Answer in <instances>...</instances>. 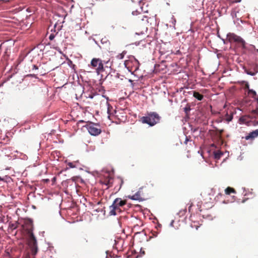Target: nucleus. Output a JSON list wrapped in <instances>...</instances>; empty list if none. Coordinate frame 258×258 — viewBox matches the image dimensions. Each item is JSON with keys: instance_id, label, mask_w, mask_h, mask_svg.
I'll list each match as a JSON object with an SVG mask.
<instances>
[{"instance_id": "17", "label": "nucleus", "mask_w": 258, "mask_h": 258, "mask_svg": "<svg viewBox=\"0 0 258 258\" xmlns=\"http://www.w3.org/2000/svg\"><path fill=\"white\" fill-rule=\"evenodd\" d=\"M256 72H251V71H247V74H249L251 76H254L256 74Z\"/></svg>"}, {"instance_id": "24", "label": "nucleus", "mask_w": 258, "mask_h": 258, "mask_svg": "<svg viewBox=\"0 0 258 258\" xmlns=\"http://www.w3.org/2000/svg\"><path fill=\"white\" fill-rule=\"evenodd\" d=\"M83 240L85 242L87 243L88 242V240L86 239V238H84Z\"/></svg>"}, {"instance_id": "23", "label": "nucleus", "mask_w": 258, "mask_h": 258, "mask_svg": "<svg viewBox=\"0 0 258 258\" xmlns=\"http://www.w3.org/2000/svg\"><path fill=\"white\" fill-rule=\"evenodd\" d=\"M89 98H93V96L92 95V94H89Z\"/></svg>"}, {"instance_id": "1", "label": "nucleus", "mask_w": 258, "mask_h": 258, "mask_svg": "<svg viewBox=\"0 0 258 258\" xmlns=\"http://www.w3.org/2000/svg\"><path fill=\"white\" fill-rule=\"evenodd\" d=\"M26 229L28 235V245L31 248L33 254L35 255L37 252V240L33 233V224L31 221H29Z\"/></svg>"}, {"instance_id": "25", "label": "nucleus", "mask_w": 258, "mask_h": 258, "mask_svg": "<svg viewBox=\"0 0 258 258\" xmlns=\"http://www.w3.org/2000/svg\"><path fill=\"white\" fill-rule=\"evenodd\" d=\"M220 134H221L223 132V130H221L219 131Z\"/></svg>"}, {"instance_id": "2", "label": "nucleus", "mask_w": 258, "mask_h": 258, "mask_svg": "<svg viewBox=\"0 0 258 258\" xmlns=\"http://www.w3.org/2000/svg\"><path fill=\"white\" fill-rule=\"evenodd\" d=\"M104 64H106V67H108L109 64L110 65L109 67H111V63L109 60H102L99 58H93L90 63V66L95 69L97 74H99L105 71L104 68Z\"/></svg>"}, {"instance_id": "21", "label": "nucleus", "mask_w": 258, "mask_h": 258, "mask_svg": "<svg viewBox=\"0 0 258 258\" xmlns=\"http://www.w3.org/2000/svg\"><path fill=\"white\" fill-rule=\"evenodd\" d=\"M245 88H247V89H249V85L248 84H246Z\"/></svg>"}, {"instance_id": "6", "label": "nucleus", "mask_w": 258, "mask_h": 258, "mask_svg": "<svg viewBox=\"0 0 258 258\" xmlns=\"http://www.w3.org/2000/svg\"><path fill=\"white\" fill-rule=\"evenodd\" d=\"M227 38L229 42H234L239 43L241 45L242 47L244 48L245 45V41L240 36L235 34L234 33H229L227 35Z\"/></svg>"}, {"instance_id": "8", "label": "nucleus", "mask_w": 258, "mask_h": 258, "mask_svg": "<svg viewBox=\"0 0 258 258\" xmlns=\"http://www.w3.org/2000/svg\"><path fill=\"white\" fill-rule=\"evenodd\" d=\"M114 182L118 185H118H116L114 187V189L116 190V192H117L120 189L121 186L123 184V180L121 177H117L115 179Z\"/></svg>"}, {"instance_id": "13", "label": "nucleus", "mask_w": 258, "mask_h": 258, "mask_svg": "<svg viewBox=\"0 0 258 258\" xmlns=\"http://www.w3.org/2000/svg\"><path fill=\"white\" fill-rule=\"evenodd\" d=\"M125 54H126V51H123L122 53H119V54H118L117 55L116 57H117V58L119 59H123L124 56V55Z\"/></svg>"}, {"instance_id": "20", "label": "nucleus", "mask_w": 258, "mask_h": 258, "mask_svg": "<svg viewBox=\"0 0 258 258\" xmlns=\"http://www.w3.org/2000/svg\"><path fill=\"white\" fill-rule=\"evenodd\" d=\"M190 108L185 107L184 108V110L186 112H187L188 111H189Z\"/></svg>"}, {"instance_id": "3", "label": "nucleus", "mask_w": 258, "mask_h": 258, "mask_svg": "<svg viewBox=\"0 0 258 258\" xmlns=\"http://www.w3.org/2000/svg\"><path fill=\"white\" fill-rule=\"evenodd\" d=\"M161 117L156 112H148L146 116L142 117L143 123L149 124L150 126H154L160 122Z\"/></svg>"}, {"instance_id": "10", "label": "nucleus", "mask_w": 258, "mask_h": 258, "mask_svg": "<svg viewBox=\"0 0 258 258\" xmlns=\"http://www.w3.org/2000/svg\"><path fill=\"white\" fill-rule=\"evenodd\" d=\"M113 180V179L111 177L107 176L101 180V182L102 184L106 185L109 187L112 186Z\"/></svg>"}, {"instance_id": "19", "label": "nucleus", "mask_w": 258, "mask_h": 258, "mask_svg": "<svg viewBox=\"0 0 258 258\" xmlns=\"http://www.w3.org/2000/svg\"><path fill=\"white\" fill-rule=\"evenodd\" d=\"M38 69V67L35 64L32 65V70H37Z\"/></svg>"}, {"instance_id": "15", "label": "nucleus", "mask_w": 258, "mask_h": 258, "mask_svg": "<svg viewBox=\"0 0 258 258\" xmlns=\"http://www.w3.org/2000/svg\"><path fill=\"white\" fill-rule=\"evenodd\" d=\"M248 94H252L253 96H254L256 95L255 91H253V90H251V89H248Z\"/></svg>"}, {"instance_id": "27", "label": "nucleus", "mask_w": 258, "mask_h": 258, "mask_svg": "<svg viewBox=\"0 0 258 258\" xmlns=\"http://www.w3.org/2000/svg\"><path fill=\"white\" fill-rule=\"evenodd\" d=\"M3 179L0 177V180H2Z\"/></svg>"}, {"instance_id": "4", "label": "nucleus", "mask_w": 258, "mask_h": 258, "mask_svg": "<svg viewBox=\"0 0 258 258\" xmlns=\"http://www.w3.org/2000/svg\"><path fill=\"white\" fill-rule=\"evenodd\" d=\"M126 204V200H122L121 198H116L114 200L112 205L109 206V214L110 216H115L117 213H120V207Z\"/></svg>"}, {"instance_id": "11", "label": "nucleus", "mask_w": 258, "mask_h": 258, "mask_svg": "<svg viewBox=\"0 0 258 258\" xmlns=\"http://www.w3.org/2000/svg\"><path fill=\"white\" fill-rule=\"evenodd\" d=\"M193 96L199 101H201L204 98V96L197 91H193Z\"/></svg>"}, {"instance_id": "7", "label": "nucleus", "mask_w": 258, "mask_h": 258, "mask_svg": "<svg viewBox=\"0 0 258 258\" xmlns=\"http://www.w3.org/2000/svg\"><path fill=\"white\" fill-rule=\"evenodd\" d=\"M143 188H140V189L134 195L132 196H128V198L133 200H138L142 201L144 200V197L141 194Z\"/></svg>"}, {"instance_id": "5", "label": "nucleus", "mask_w": 258, "mask_h": 258, "mask_svg": "<svg viewBox=\"0 0 258 258\" xmlns=\"http://www.w3.org/2000/svg\"><path fill=\"white\" fill-rule=\"evenodd\" d=\"M85 127L92 136H96L101 133L100 126L98 124L90 122L86 124Z\"/></svg>"}, {"instance_id": "22", "label": "nucleus", "mask_w": 258, "mask_h": 258, "mask_svg": "<svg viewBox=\"0 0 258 258\" xmlns=\"http://www.w3.org/2000/svg\"><path fill=\"white\" fill-rule=\"evenodd\" d=\"M127 62H128V60H125V61H124V65H125V67H126V65H127Z\"/></svg>"}, {"instance_id": "18", "label": "nucleus", "mask_w": 258, "mask_h": 258, "mask_svg": "<svg viewBox=\"0 0 258 258\" xmlns=\"http://www.w3.org/2000/svg\"><path fill=\"white\" fill-rule=\"evenodd\" d=\"M55 37V35L54 34H51L49 36V39L50 40H53Z\"/></svg>"}, {"instance_id": "9", "label": "nucleus", "mask_w": 258, "mask_h": 258, "mask_svg": "<svg viewBox=\"0 0 258 258\" xmlns=\"http://www.w3.org/2000/svg\"><path fill=\"white\" fill-rule=\"evenodd\" d=\"M258 137V129L250 132L244 137L246 140H253Z\"/></svg>"}, {"instance_id": "26", "label": "nucleus", "mask_w": 258, "mask_h": 258, "mask_svg": "<svg viewBox=\"0 0 258 258\" xmlns=\"http://www.w3.org/2000/svg\"><path fill=\"white\" fill-rule=\"evenodd\" d=\"M190 207H191V206L189 207V210H190Z\"/></svg>"}, {"instance_id": "12", "label": "nucleus", "mask_w": 258, "mask_h": 258, "mask_svg": "<svg viewBox=\"0 0 258 258\" xmlns=\"http://www.w3.org/2000/svg\"><path fill=\"white\" fill-rule=\"evenodd\" d=\"M225 192L226 195H229L231 193H236V190L232 187H228L225 189Z\"/></svg>"}, {"instance_id": "14", "label": "nucleus", "mask_w": 258, "mask_h": 258, "mask_svg": "<svg viewBox=\"0 0 258 258\" xmlns=\"http://www.w3.org/2000/svg\"><path fill=\"white\" fill-rule=\"evenodd\" d=\"M233 119V114H228V113L226 114V120L227 122H229L231 121Z\"/></svg>"}, {"instance_id": "16", "label": "nucleus", "mask_w": 258, "mask_h": 258, "mask_svg": "<svg viewBox=\"0 0 258 258\" xmlns=\"http://www.w3.org/2000/svg\"><path fill=\"white\" fill-rule=\"evenodd\" d=\"M17 223H13L10 225V227L13 229H15L17 228Z\"/></svg>"}]
</instances>
